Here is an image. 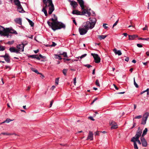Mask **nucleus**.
Returning a JSON list of instances; mask_svg holds the SVG:
<instances>
[{"mask_svg": "<svg viewBox=\"0 0 149 149\" xmlns=\"http://www.w3.org/2000/svg\"><path fill=\"white\" fill-rule=\"evenodd\" d=\"M54 18H52L49 20H51L52 22H51L48 21L47 23L49 26L54 31L60 29L62 28L65 29V25L63 23L59 22L57 20V17L55 15H53Z\"/></svg>", "mask_w": 149, "mask_h": 149, "instance_id": "obj_1", "label": "nucleus"}, {"mask_svg": "<svg viewBox=\"0 0 149 149\" xmlns=\"http://www.w3.org/2000/svg\"><path fill=\"white\" fill-rule=\"evenodd\" d=\"M47 1L49 3V5H47V3H46V4H45V6L43 8L46 9L48 7H49L48 13L49 14L51 15L54 10V6L53 4L52 0H47Z\"/></svg>", "mask_w": 149, "mask_h": 149, "instance_id": "obj_2", "label": "nucleus"}, {"mask_svg": "<svg viewBox=\"0 0 149 149\" xmlns=\"http://www.w3.org/2000/svg\"><path fill=\"white\" fill-rule=\"evenodd\" d=\"M77 0L78 1L79 4L80 5L81 9L83 10V13H86L88 16H90L91 15V13L90 12H88V10L84 9V1L83 0Z\"/></svg>", "mask_w": 149, "mask_h": 149, "instance_id": "obj_3", "label": "nucleus"}, {"mask_svg": "<svg viewBox=\"0 0 149 149\" xmlns=\"http://www.w3.org/2000/svg\"><path fill=\"white\" fill-rule=\"evenodd\" d=\"M84 26L86 29L88 30L89 29H92L94 27L91 24L90 22L87 21L84 24Z\"/></svg>", "mask_w": 149, "mask_h": 149, "instance_id": "obj_4", "label": "nucleus"}, {"mask_svg": "<svg viewBox=\"0 0 149 149\" xmlns=\"http://www.w3.org/2000/svg\"><path fill=\"white\" fill-rule=\"evenodd\" d=\"M91 55L94 58L95 63H99L100 62L101 59L97 54L95 53H91Z\"/></svg>", "mask_w": 149, "mask_h": 149, "instance_id": "obj_5", "label": "nucleus"}, {"mask_svg": "<svg viewBox=\"0 0 149 149\" xmlns=\"http://www.w3.org/2000/svg\"><path fill=\"white\" fill-rule=\"evenodd\" d=\"M6 30H7V32H6L5 34L6 35V36H7L8 38L9 37V33L17 34V32L16 31L12 29H10L9 28H8L6 29Z\"/></svg>", "mask_w": 149, "mask_h": 149, "instance_id": "obj_6", "label": "nucleus"}, {"mask_svg": "<svg viewBox=\"0 0 149 149\" xmlns=\"http://www.w3.org/2000/svg\"><path fill=\"white\" fill-rule=\"evenodd\" d=\"M6 29H5L3 27L0 26V35L2 36H6V32L7 31H6Z\"/></svg>", "mask_w": 149, "mask_h": 149, "instance_id": "obj_7", "label": "nucleus"}, {"mask_svg": "<svg viewBox=\"0 0 149 149\" xmlns=\"http://www.w3.org/2000/svg\"><path fill=\"white\" fill-rule=\"evenodd\" d=\"M28 42L26 41L23 42H22V44L19 45H17V47L18 49H20V47H21L22 48V51H24V46L28 44Z\"/></svg>", "mask_w": 149, "mask_h": 149, "instance_id": "obj_8", "label": "nucleus"}, {"mask_svg": "<svg viewBox=\"0 0 149 149\" xmlns=\"http://www.w3.org/2000/svg\"><path fill=\"white\" fill-rule=\"evenodd\" d=\"M69 2H70V5L72 7L73 9H76L78 6V4L77 2L75 1H71L70 0H68Z\"/></svg>", "mask_w": 149, "mask_h": 149, "instance_id": "obj_9", "label": "nucleus"}, {"mask_svg": "<svg viewBox=\"0 0 149 149\" xmlns=\"http://www.w3.org/2000/svg\"><path fill=\"white\" fill-rule=\"evenodd\" d=\"M88 30L84 28H79V31L81 35H84L88 31Z\"/></svg>", "mask_w": 149, "mask_h": 149, "instance_id": "obj_10", "label": "nucleus"}, {"mask_svg": "<svg viewBox=\"0 0 149 149\" xmlns=\"http://www.w3.org/2000/svg\"><path fill=\"white\" fill-rule=\"evenodd\" d=\"M142 133V130L140 129V127H139L137 130L136 134L134 137L135 138H139L141 136Z\"/></svg>", "mask_w": 149, "mask_h": 149, "instance_id": "obj_11", "label": "nucleus"}, {"mask_svg": "<svg viewBox=\"0 0 149 149\" xmlns=\"http://www.w3.org/2000/svg\"><path fill=\"white\" fill-rule=\"evenodd\" d=\"M140 139L142 143V146L144 147H146L147 145V142L145 138L143 137H141Z\"/></svg>", "mask_w": 149, "mask_h": 149, "instance_id": "obj_12", "label": "nucleus"}, {"mask_svg": "<svg viewBox=\"0 0 149 149\" xmlns=\"http://www.w3.org/2000/svg\"><path fill=\"white\" fill-rule=\"evenodd\" d=\"M110 124L111 126V130L115 129L118 127L116 123L113 121L110 122Z\"/></svg>", "mask_w": 149, "mask_h": 149, "instance_id": "obj_13", "label": "nucleus"}, {"mask_svg": "<svg viewBox=\"0 0 149 149\" xmlns=\"http://www.w3.org/2000/svg\"><path fill=\"white\" fill-rule=\"evenodd\" d=\"M88 139H90L91 140H93V133L91 131H89L86 140H88Z\"/></svg>", "mask_w": 149, "mask_h": 149, "instance_id": "obj_14", "label": "nucleus"}, {"mask_svg": "<svg viewBox=\"0 0 149 149\" xmlns=\"http://www.w3.org/2000/svg\"><path fill=\"white\" fill-rule=\"evenodd\" d=\"M72 13L73 14H75L77 15H83L86 14L83 13V11L82 13H81L80 12L78 11L77 10H73L72 12Z\"/></svg>", "mask_w": 149, "mask_h": 149, "instance_id": "obj_15", "label": "nucleus"}, {"mask_svg": "<svg viewBox=\"0 0 149 149\" xmlns=\"http://www.w3.org/2000/svg\"><path fill=\"white\" fill-rule=\"evenodd\" d=\"M89 19L90 22L94 27L96 22V19L95 18H90Z\"/></svg>", "mask_w": 149, "mask_h": 149, "instance_id": "obj_16", "label": "nucleus"}, {"mask_svg": "<svg viewBox=\"0 0 149 149\" xmlns=\"http://www.w3.org/2000/svg\"><path fill=\"white\" fill-rule=\"evenodd\" d=\"M129 39V40H134L135 38L138 37V36L137 35H128Z\"/></svg>", "mask_w": 149, "mask_h": 149, "instance_id": "obj_17", "label": "nucleus"}, {"mask_svg": "<svg viewBox=\"0 0 149 149\" xmlns=\"http://www.w3.org/2000/svg\"><path fill=\"white\" fill-rule=\"evenodd\" d=\"M17 6L18 7V10L19 13H23L25 12V11L23 10L21 4Z\"/></svg>", "mask_w": 149, "mask_h": 149, "instance_id": "obj_18", "label": "nucleus"}, {"mask_svg": "<svg viewBox=\"0 0 149 149\" xmlns=\"http://www.w3.org/2000/svg\"><path fill=\"white\" fill-rule=\"evenodd\" d=\"M15 22L17 24H19L20 25H22V19L20 18H16L14 20Z\"/></svg>", "mask_w": 149, "mask_h": 149, "instance_id": "obj_19", "label": "nucleus"}, {"mask_svg": "<svg viewBox=\"0 0 149 149\" xmlns=\"http://www.w3.org/2000/svg\"><path fill=\"white\" fill-rule=\"evenodd\" d=\"M113 51L116 54H118L119 56L121 55L122 54L120 50H117L116 48L114 49Z\"/></svg>", "mask_w": 149, "mask_h": 149, "instance_id": "obj_20", "label": "nucleus"}, {"mask_svg": "<svg viewBox=\"0 0 149 149\" xmlns=\"http://www.w3.org/2000/svg\"><path fill=\"white\" fill-rule=\"evenodd\" d=\"M131 141L134 143V148L135 149H138L136 142L133 139H131Z\"/></svg>", "mask_w": 149, "mask_h": 149, "instance_id": "obj_21", "label": "nucleus"}, {"mask_svg": "<svg viewBox=\"0 0 149 149\" xmlns=\"http://www.w3.org/2000/svg\"><path fill=\"white\" fill-rule=\"evenodd\" d=\"M97 37L100 40H102V39H104L105 38L107 37V36L99 35L97 36Z\"/></svg>", "mask_w": 149, "mask_h": 149, "instance_id": "obj_22", "label": "nucleus"}, {"mask_svg": "<svg viewBox=\"0 0 149 149\" xmlns=\"http://www.w3.org/2000/svg\"><path fill=\"white\" fill-rule=\"evenodd\" d=\"M139 138H135L134 137H133L132 139L134 140L136 142H137L139 144L141 145V142L139 140Z\"/></svg>", "mask_w": 149, "mask_h": 149, "instance_id": "obj_23", "label": "nucleus"}, {"mask_svg": "<svg viewBox=\"0 0 149 149\" xmlns=\"http://www.w3.org/2000/svg\"><path fill=\"white\" fill-rule=\"evenodd\" d=\"M149 113L148 112H146L143 115V118L147 120L149 116Z\"/></svg>", "mask_w": 149, "mask_h": 149, "instance_id": "obj_24", "label": "nucleus"}, {"mask_svg": "<svg viewBox=\"0 0 149 149\" xmlns=\"http://www.w3.org/2000/svg\"><path fill=\"white\" fill-rule=\"evenodd\" d=\"M14 2L15 3V4L17 6L21 4L19 0H15Z\"/></svg>", "mask_w": 149, "mask_h": 149, "instance_id": "obj_25", "label": "nucleus"}, {"mask_svg": "<svg viewBox=\"0 0 149 149\" xmlns=\"http://www.w3.org/2000/svg\"><path fill=\"white\" fill-rule=\"evenodd\" d=\"M148 131V129L147 128H145L144 130L143 131V132L142 135V137H143L146 134L147 132Z\"/></svg>", "mask_w": 149, "mask_h": 149, "instance_id": "obj_26", "label": "nucleus"}, {"mask_svg": "<svg viewBox=\"0 0 149 149\" xmlns=\"http://www.w3.org/2000/svg\"><path fill=\"white\" fill-rule=\"evenodd\" d=\"M5 61L8 63H10V56H9V54H8V57H6L4 58Z\"/></svg>", "mask_w": 149, "mask_h": 149, "instance_id": "obj_27", "label": "nucleus"}, {"mask_svg": "<svg viewBox=\"0 0 149 149\" xmlns=\"http://www.w3.org/2000/svg\"><path fill=\"white\" fill-rule=\"evenodd\" d=\"M1 134L6 135H11L14 134H11L10 133H8L6 132L1 133Z\"/></svg>", "mask_w": 149, "mask_h": 149, "instance_id": "obj_28", "label": "nucleus"}, {"mask_svg": "<svg viewBox=\"0 0 149 149\" xmlns=\"http://www.w3.org/2000/svg\"><path fill=\"white\" fill-rule=\"evenodd\" d=\"M15 49L13 47H11L9 48V50L11 52H15Z\"/></svg>", "mask_w": 149, "mask_h": 149, "instance_id": "obj_29", "label": "nucleus"}, {"mask_svg": "<svg viewBox=\"0 0 149 149\" xmlns=\"http://www.w3.org/2000/svg\"><path fill=\"white\" fill-rule=\"evenodd\" d=\"M146 121L147 120H146V119H145L143 118L142 119V122L141 124L142 125H145L146 123Z\"/></svg>", "mask_w": 149, "mask_h": 149, "instance_id": "obj_30", "label": "nucleus"}, {"mask_svg": "<svg viewBox=\"0 0 149 149\" xmlns=\"http://www.w3.org/2000/svg\"><path fill=\"white\" fill-rule=\"evenodd\" d=\"M31 70L35 72L37 74H41V73L38 72V71L37 70H36V69H35L34 68H31Z\"/></svg>", "mask_w": 149, "mask_h": 149, "instance_id": "obj_31", "label": "nucleus"}, {"mask_svg": "<svg viewBox=\"0 0 149 149\" xmlns=\"http://www.w3.org/2000/svg\"><path fill=\"white\" fill-rule=\"evenodd\" d=\"M68 71V69H63V72L64 74V75L65 76H66V73Z\"/></svg>", "mask_w": 149, "mask_h": 149, "instance_id": "obj_32", "label": "nucleus"}, {"mask_svg": "<svg viewBox=\"0 0 149 149\" xmlns=\"http://www.w3.org/2000/svg\"><path fill=\"white\" fill-rule=\"evenodd\" d=\"M12 120H11L10 119L7 118L6 119V120L5 121L1 123L2 124L3 123H9V122H10V121H11Z\"/></svg>", "mask_w": 149, "mask_h": 149, "instance_id": "obj_33", "label": "nucleus"}, {"mask_svg": "<svg viewBox=\"0 0 149 149\" xmlns=\"http://www.w3.org/2000/svg\"><path fill=\"white\" fill-rule=\"evenodd\" d=\"M42 11L44 13L45 15L46 16H47V11L46 10V9H45V8H43Z\"/></svg>", "mask_w": 149, "mask_h": 149, "instance_id": "obj_34", "label": "nucleus"}, {"mask_svg": "<svg viewBox=\"0 0 149 149\" xmlns=\"http://www.w3.org/2000/svg\"><path fill=\"white\" fill-rule=\"evenodd\" d=\"M60 55H63L64 57H68L67 54L66 52H63L62 53H60Z\"/></svg>", "mask_w": 149, "mask_h": 149, "instance_id": "obj_35", "label": "nucleus"}, {"mask_svg": "<svg viewBox=\"0 0 149 149\" xmlns=\"http://www.w3.org/2000/svg\"><path fill=\"white\" fill-rule=\"evenodd\" d=\"M37 55H32L29 56L28 57H29L31 58H36V56H37Z\"/></svg>", "mask_w": 149, "mask_h": 149, "instance_id": "obj_36", "label": "nucleus"}, {"mask_svg": "<svg viewBox=\"0 0 149 149\" xmlns=\"http://www.w3.org/2000/svg\"><path fill=\"white\" fill-rule=\"evenodd\" d=\"M134 84L135 85V86L137 88H138L139 86L137 84V83H136V82L135 81V79L134 77Z\"/></svg>", "mask_w": 149, "mask_h": 149, "instance_id": "obj_37", "label": "nucleus"}, {"mask_svg": "<svg viewBox=\"0 0 149 149\" xmlns=\"http://www.w3.org/2000/svg\"><path fill=\"white\" fill-rule=\"evenodd\" d=\"M87 56V54H83L80 57H78V59H79V58H81V59L82 58H83L84 57L86 56Z\"/></svg>", "mask_w": 149, "mask_h": 149, "instance_id": "obj_38", "label": "nucleus"}, {"mask_svg": "<svg viewBox=\"0 0 149 149\" xmlns=\"http://www.w3.org/2000/svg\"><path fill=\"white\" fill-rule=\"evenodd\" d=\"M95 84L99 87L100 86V85L99 83V81L98 79H97L96 81L95 82Z\"/></svg>", "mask_w": 149, "mask_h": 149, "instance_id": "obj_39", "label": "nucleus"}, {"mask_svg": "<svg viewBox=\"0 0 149 149\" xmlns=\"http://www.w3.org/2000/svg\"><path fill=\"white\" fill-rule=\"evenodd\" d=\"M142 117V116L141 115H139L137 116H136L134 117V118L133 119V120H134V118L135 119H140Z\"/></svg>", "mask_w": 149, "mask_h": 149, "instance_id": "obj_40", "label": "nucleus"}, {"mask_svg": "<svg viewBox=\"0 0 149 149\" xmlns=\"http://www.w3.org/2000/svg\"><path fill=\"white\" fill-rule=\"evenodd\" d=\"M8 54L7 53H6L4 55H1L0 56V57H3L4 58L6 57H8Z\"/></svg>", "mask_w": 149, "mask_h": 149, "instance_id": "obj_41", "label": "nucleus"}, {"mask_svg": "<svg viewBox=\"0 0 149 149\" xmlns=\"http://www.w3.org/2000/svg\"><path fill=\"white\" fill-rule=\"evenodd\" d=\"M29 24L31 27H33L34 25V23L31 20L29 22Z\"/></svg>", "mask_w": 149, "mask_h": 149, "instance_id": "obj_42", "label": "nucleus"}, {"mask_svg": "<svg viewBox=\"0 0 149 149\" xmlns=\"http://www.w3.org/2000/svg\"><path fill=\"white\" fill-rule=\"evenodd\" d=\"M139 39L141 40H149V38H139Z\"/></svg>", "mask_w": 149, "mask_h": 149, "instance_id": "obj_43", "label": "nucleus"}, {"mask_svg": "<svg viewBox=\"0 0 149 149\" xmlns=\"http://www.w3.org/2000/svg\"><path fill=\"white\" fill-rule=\"evenodd\" d=\"M130 23L131 24V25H130L129 26H128V27L129 28L131 27H134V26L133 25V22L131 21H130Z\"/></svg>", "mask_w": 149, "mask_h": 149, "instance_id": "obj_44", "label": "nucleus"}, {"mask_svg": "<svg viewBox=\"0 0 149 149\" xmlns=\"http://www.w3.org/2000/svg\"><path fill=\"white\" fill-rule=\"evenodd\" d=\"M119 21V19H118L117 21L115 22V23L113 24L112 28H113L114 27L117 25Z\"/></svg>", "mask_w": 149, "mask_h": 149, "instance_id": "obj_45", "label": "nucleus"}, {"mask_svg": "<svg viewBox=\"0 0 149 149\" xmlns=\"http://www.w3.org/2000/svg\"><path fill=\"white\" fill-rule=\"evenodd\" d=\"M84 66L85 67H87L88 68H90V67H92V66L89 64L84 65Z\"/></svg>", "mask_w": 149, "mask_h": 149, "instance_id": "obj_46", "label": "nucleus"}, {"mask_svg": "<svg viewBox=\"0 0 149 149\" xmlns=\"http://www.w3.org/2000/svg\"><path fill=\"white\" fill-rule=\"evenodd\" d=\"M59 78H56L55 80V84L56 85H58V81Z\"/></svg>", "mask_w": 149, "mask_h": 149, "instance_id": "obj_47", "label": "nucleus"}, {"mask_svg": "<svg viewBox=\"0 0 149 149\" xmlns=\"http://www.w3.org/2000/svg\"><path fill=\"white\" fill-rule=\"evenodd\" d=\"M107 24H104L103 25V27L105 29H106L108 27L106 26Z\"/></svg>", "mask_w": 149, "mask_h": 149, "instance_id": "obj_48", "label": "nucleus"}, {"mask_svg": "<svg viewBox=\"0 0 149 149\" xmlns=\"http://www.w3.org/2000/svg\"><path fill=\"white\" fill-rule=\"evenodd\" d=\"M5 49V48L4 47L0 45V51H3Z\"/></svg>", "mask_w": 149, "mask_h": 149, "instance_id": "obj_49", "label": "nucleus"}, {"mask_svg": "<svg viewBox=\"0 0 149 149\" xmlns=\"http://www.w3.org/2000/svg\"><path fill=\"white\" fill-rule=\"evenodd\" d=\"M56 44L54 42H52V45H50L49 46L51 47H55Z\"/></svg>", "mask_w": 149, "mask_h": 149, "instance_id": "obj_50", "label": "nucleus"}, {"mask_svg": "<svg viewBox=\"0 0 149 149\" xmlns=\"http://www.w3.org/2000/svg\"><path fill=\"white\" fill-rule=\"evenodd\" d=\"M14 41H8L7 43L9 45H11L13 44L14 43Z\"/></svg>", "mask_w": 149, "mask_h": 149, "instance_id": "obj_51", "label": "nucleus"}, {"mask_svg": "<svg viewBox=\"0 0 149 149\" xmlns=\"http://www.w3.org/2000/svg\"><path fill=\"white\" fill-rule=\"evenodd\" d=\"M39 57H40L41 58H42L45 59V58H46L45 56H42V55H41L40 54L39 55Z\"/></svg>", "mask_w": 149, "mask_h": 149, "instance_id": "obj_52", "label": "nucleus"}, {"mask_svg": "<svg viewBox=\"0 0 149 149\" xmlns=\"http://www.w3.org/2000/svg\"><path fill=\"white\" fill-rule=\"evenodd\" d=\"M54 102V100H52L51 101V102H50V105H50L49 107H52Z\"/></svg>", "mask_w": 149, "mask_h": 149, "instance_id": "obj_53", "label": "nucleus"}, {"mask_svg": "<svg viewBox=\"0 0 149 149\" xmlns=\"http://www.w3.org/2000/svg\"><path fill=\"white\" fill-rule=\"evenodd\" d=\"M98 98L97 97H96L95 98V99L93 100L92 102L91 103V104H93L94 103V102Z\"/></svg>", "mask_w": 149, "mask_h": 149, "instance_id": "obj_54", "label": "nucleus"}, {"mask_svg": "<svg viewBox=\"0 0 149 149\" xmlns=\"http://www.w3.org/2000/svg\"><path fill=\"white\" fill-rule=\"evenodd\" d=\"M63 59L64 60V61L65 62L66 61H69L71 60V59L70 58H63Z\"/></svg>", "mask_w": 149, "mask_h": 149, "instance_id": "obj_55", "label": "nucleus"}, {"mask_svg": "<svg viewBox=\"0 0 149 149\" xmlns=\"http://www.w3.org/2000/svg\"><path fill=\"white\" fill-rule=\"evenodd\" d=\"M137 46L139 47H142V45L140 44H137Z\"/></svg>", "mask_w": 149, "mask_h": 149, "instance_id": "obj_56", "label": "nucleus"}, {"mask_svg": "<svg viewBox=\"0 0 149 149\" xmlns=\"http://www.w3.org/2000/svg\"><path fill=\"white\" fill-rule=\"evenodd\" d=\"M88 118L89 119H90L92 120H93V121L95 120L93 119V118L91 116H90V117H88Z\"/></svg>", "mask_w": 149, "mask_h": 149, "instance_id": "obj_57", "label": "nucleus"}, {"mask_svg": "<svg viewBox=\"0 0 149 149\" xmlns=\"http://www.w3.org/2000/svg\"><path fill=\"white\" fill-rule=\"evenodd\" d=\"M43 1L44 4H46V3H48L47 0H43Z\"/></svg>", "mask_w": 149, "mask_h": 149, "instance_id": "obj_58", "label": "nucleus"}, {"mask_svg": "<svg viewBox=\"0 0 149 149\" xmlns=\"http://www.w3.org/2000/svg\"><path fill=\"white\" fill-rule=\"evenodd\" d=\"M74 84L75 85H76V78L75 77V78H74Z\"/></svg>", "mask_w": 149, "mask_h": 149, "instance_id": "obj_59", "label": "nucleus"}, {"mask_svg": "<svg viewBox=\"0 0 149 149\" xmlns=\"http://www.w3.org/2000/svg\"><path fill=\"white\" fill-rule=\"evenodd\" d=\"M99 131H97L95 132V135H99Z\"/></svg>", "mask_w": 149, "mask_h": 149, "instance_id": "obj_60", "label": "nucleus"}, {"mask_svg": "<svg viewBox=\"0 0 149 149\" xmlns=\"http://www.w3.org/2000/svg\"><path fill=\"white\" fill-rule=\"evenodd\" d=\"M41 74L40 77H41V78H42V79H43L45 78V76L42 74L41 73V74Z\"/></svg>", "mask_w": 149, "mask_h": 149, "instance_id": "obj_61", "label": "nucleus"}, {"mask_svg": "<svg viewBox=\"0 0 149 149\" xmlns=\"http://www.w3.org/2000/svg\"><path fill=\"white\" fill-rule=\"evenodd\" d=\"M147 26L146 25L145 27L143 29V30H146L147 29Z\"/></svg>", "mask_w": 149, "mask_h": 149, "instance_id": "obj_62", "label": "nucleus"}, {"mask_svg": "<svg viewBox=\"0 0 149 149\" xmlns=\"http://www.w3.org/2000/svg\"><path fill=\"white\" fill-rule=\"evenodd\" d=\"M129 57H126L125 59V60L126 61H127L128 62L129 60Z\"/></svg>", "mask_w": 149, "mask_h": 149, "instance_id": "obj_63", "label": "nucleus"}, {"mask_svg": "<svg viewBox=\"0 0 149 149\" xmlns=\"http://www.w3.org/2000/svg\"><path fill=\"white\" fill-rule=\"evenodd\" d=\"M113 85L116 90H118L119 89L118 88L115 84H113Z\"/></svg>", "mask_w": 149, "mask_h": 149, "instance_id": "obj_64", "label": "nucleus"}]
</instances>
